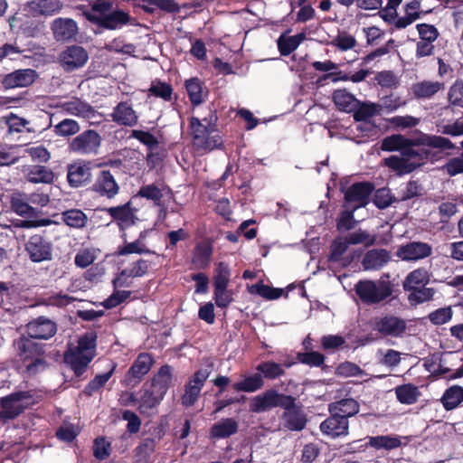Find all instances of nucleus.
Returning a JSON list of instances; mask_svg holds the SVG:
<instances>
[{
	"instance_id": "obj_1",
	"label": "nucleus",
	"mask_w": 463,
	"mask_h": 463,
	"mask_svg": "<svg viewBox=\"0 0 463 463\" xmlns=\"http://www.w3.org/2000/svg\"><path fill=\"white\" fill-rule=\"evenodd\" d=\"M216 120L217 116L213 111L208 118H203L202 120L197 118H191L193 146L201 154L208 153L222 146V137L215 129Z\"/></svg>"
},
{
	"instance_id": "obj_2",
	"label": "nucleus",
	"mask_w": 463,
	"mask_h": 463,
	"mask_svg": "<svg viewBox=\"0 0 463 463\" xmlns=\"http://www.w3.org/2000/svg\"><path fill=\"white\" fill-rule=\"evenodd\" d=\"M84 16L91 23L108 30H118L131 23V16L121 9H114L108 0H96L91 9L84 11Z\"/></svg>"
},
{
	"instance_id": "obj_3",
	"label": "nucleus",
	"mask_w": 463,
	"mask_h": 463,
	"mask_svg": "<svg viewBox=\"0 0 463 463\" xmlns=\"http://www.w3.org/2000/svg\"><path fill=\"white\" fill-rule=\"evenodd\" d=\"M96 354V336L86 334L80 337L77 345L70 346L64 354V362L77 376L81 375Z\"/></svg>"
},
{
	"instance_id": "obj_4",
	"label": "nucleus",
	"mask_w": 463,
	"mask_h": 463,
	"mask_svg": "<svg viewBox=\"0 0 463 463\" xmlns=\"http://www.w3.org/2000/svg\"><path fill=\"white\" fill-rule=\"evenodd\" d=\"M14 345L19 359L29 373L35 374L47 367L43 346L33 339L29 336H21L14 341Z\"/></svg>"
},
{
	"instance_id": "obj_5",
	"label": "nucleus",
	"mask_w": 463,
	"mask_h": 463,
	"mask_svg": "<svg viewBox=\"0 0 463 463\" xmlns=\"http://www.w3.org/2000/svg\"><path fill=\"white\" fill-rule=\"evenodd\" d=\"M359 298L367 305L384 301L392 294V287L385 280H360L354 286Z\"/></svg>"
},
{
	"instance_id": "obj_6",
	"label": "nucleus",
	"mask_w": 463,
	"mask_h": 463,
	"mask_svg": "<svg viewBox=\"0 0 463 463\" xmlns=\"http://www.w3.org/2000/svg\"><path fill=\"white\" fill-rule=\"evenodd\" d=\"M290 405H293L291 396L279 393L275 390H268L250 400V411L260 413L275 407L288 408Z\"/></svg>"
},
{
	"instance_id": "obj_7",
	"label": "nucleus",
	"mask_w": 463,
	"mask_h": 463,
	"mask_svg": "<svg viewBox=\"0 0 463 463\" xmlns=\"http://www.w3.org/2000/svg\"><path fill=\"white\" fill-rule=\"evenodd\" d=\"M31 392H15L0 400L3 419L13 420L33 404Z\"/></svg>"
},
{
	"instance_id": "obj_8",
	"label": "nucleus",
	"mask_w": 463,
	"mask_h": 463,
	"mask_svg": "<svg viewBox=\"0 0 463 463\" xmlns=\"http://www.w3.org/2000/svg\"><path fill=\"white\" fill-rule=\"evenodd\" d=\"M100 145V135L95 130L89 129L75 137L69 143V149L77 155H96Z\"/></svg>"
},
{
	"instance_id": "obj_9",
	"label": "nucleus",
	"mask_w": 463,
	"mask_h": 463,
	"mask_svg": "<svg viewBox=\"0 0 463 463\" xmlns=\"http://www.w3.org/2000/svg\"><path fill=\"white\" fill-rule=\"evenodd\" d=\"M422 159L420 152L415 149L403 151L402 156H392L384 159V165L398 175H405L412 172L420 165Z\"/></svg>"
},
{
	"instance_id": "obj_10",
	"label": "nucleus",
	"mask_w": 463,
	"mask_h": 463,
	"mask_svg": "<svg viewBox=\"0 0 463 463\" xmlns=\"http://www.w3.org/2000/svg\"><path fill=\"white\" fill-rule=\"evenodd\" d=\"M45 52L44 47L33 42H29L24 49L20 48L16 43H5L0 46V62L5 59L16 61L20 56L24 59L43 57Z\"/></svg>"
},
{
	"instance_id": "obj_11",
	"label": "nucleus",
	"mask_w": 463,
	"mask_h": 463,
	"mask_svg": "<svg viewBox=\"0 0 463 463\" xmlns=\"http://www.w3.org/2000/svg\"><path fill=\"white\" fill-rule=\"evenodd\" d=\"M88 60V52L80 45L66 47L58 57V61L65 71H73L84 67Z\"/></svg>"
},
{
	"instance_id": "obj_12",
	"label": "nucleus",
	"mask_w": 463,
	"mask_h": 463,
	"mask_svg": "<svg viewBox=\"0 0 463 463\" xmlns=\"http://www.w3.org/2000/svg\"><path fill=\"white\" fill-rule=\"evenodd\" d=\"M211 370L203 368L196 371L184 385V392L181 397L182 404L185 407L194 405L201 393L204 383L208 379Z\"/></svg>"
},
{
	"instance_id": "obj_13",
	"label": "nucleus",
	"mask_w": 463,
	"mask_h": 463,
	"mask_svg": "<svg viewBox=\"0 0 463 463\" xmlns=\"http://www.w3.org/2000/svg\"><path fill=\"white\" fill-rule=\"evenodd\" d=\"M373 329L384 336L400 337L405 333L407 323L396 316H384L374 318Z\"/></svg>"
},
{
	"instance_id": "obj_14",
	"label": "nucleus",
	"mask_w": 463,
	"mask_h": 463,
	"mask_svg": "<svg viewBox=\"0 0 463 463\" xmlns=\"http://www.w3.org/2000/svg\"><path fill=\"white\" fill-rule=\"evenodd\" d=\"M432 247L423 241H411L398 247L396 257L403 261L416 262L430 257Z\"/></svg>"
},
{
	"instance_id": "obj_15",
	"label": "nucleus",
	"mask_w": 463,
	"mask_h": 463,
	"mask_svg": "<svg viewBox=\"0 0 463 463\" xmlns=\"http://www.w3.org/2000/svg\"><path fill=\"white\" fill-rule=\"evenodd\" d=\"M25 250L33 262L52 260V246L50 241L41 235L32 236L25 244Z\"/></svg>"
},
{
	"instance_id": "obj_16",
	"label": "nucleus",
	"mask_w": 463,
	"mask_h": 463,
	"mask_svg": "<svg viewBox=\"0 0 463 463\" xmlns=\"http://www.w3.org/2000/svg\"><path fill=\"white\" fill-rule=\"evenodd\" d=\"M373 190L370 183H356L350 186L345 192V201L348 208L356 210L365 206Z\"/></svg>"
},
{
	"instance_id": "obj_17",
	"label": "nucleus",
	"mask_w": 463,
	"mask_h": 463,
	"mask_svg": "<svg viewBox=\"0 0 463 463\" xmlns=\"http://www.w3.org/2000/svg\"><path fill=\"white\" fill-rule=\"evenodd\" d=\"M26 331L32 339H49L56 334L57 326L52 319L39 317L26 325Z\"/></svg>"
},
{
	"instance_id": "obj_18",
	"label": "nucleus",
	"mask_w": 463,
	"mask_h": 463,
	"mask_svg": "<svg viewBox=\"0 0 463 463\" xmlns=\"http://www.w3.org/2000/svg\"><path fill=\"white\" fill-rule=\"evenodd\" d=\"M330 414L328 418L321 422L319 427L321 432L331 439L347 436L349 433L348 420L335 413Z\"/></svg>"
},
{
	"instance_id": "obj_19",
	"label": "nucleus",
	"mask_w": 463,
	"mask_h": 463,
	"mask_svg": "<svg viewBox=\"0 0 463 463\" xmlns=\"http://www.w3.org/2000/svg\"><path fill=\"white\" fill-rule=\"evenodd\" d=\"M57 107L61 109L62 111L69 115L86 118L89 120L96 118L98 114L92 106L76 97L59 103Z\"/></svg>"
},
{
	"instance_id": "obj_20",
	"label": "nucleus",
	"mask_w": 463,
	"mask_h": 463,
	"mask_svg": "<svg viewBox=\"0 0 463 463\" xmlns=\"http://www.w3.org/2000/svg\"><path fill=\"white\" fill-rule=\"evenodd\" d=\"M53 37L58 42H68L75 38L79 33L77 23L71 18L59 17L51 24Z\"/></svg>"
},
{
	"instance_id": "obj_21",
	"label": "nucleus",
	"mask_w": 463,
	"mask_h": 463,
	"mask_svg": "<svg viewBox=\"0 0 463 463\" xmlns=\"http://www.w3.org/2000/svg\"><path fill=\"white\" fill-rule=\"evenodd\" d=\"M36 78L34 70L20 69L5 75L2 83L5 89L24 88L33 83Z\"/></svg>"
},
{
	"instance_id": "obj_22",
	"label": "nucleus",
	"mask_w": 463,
	"mask_h": 463,
	"mask_svg": "<svg viewBox=\"0 0 463 463\" xmlns=\"http://www.w3.org/2000/svg\"><path fill=\"white\" fill-rule=\"evenodd\" d=\"M112 120L120 126L133 127L138 121V115L128 101L119 102L110 114Z\"/></svg>"
},
{
	"instance_id": "obj_23",
	"label": "nucleus",
	"mask_w": 463,
	"mask_h": 463,
	"mask_svg": "<svg viewBox=\"0 0 463 463\" xmlns=\"http://www.w3.org/2000/svg\"><path fill=\"white\" fill-rule=\"evenodd\" d=\"M93 189L99 195L111 199L118 194L119 186L113 175L108 170H103L99 174Z\"/></svg>"
},
{
	"instance_id": "obj_24",
	"label": "nucleus",
	"mask_w": 463,
	"mask_h": 463,
	"mask_svg": "<svg viewBox=\"0 0 463 463\" xmlns=\"http://www.w3.org/2000/svg\"><path fill=\"white\" fill-rule=\"evenodd\" d=\"M404 15L398 17L394 21V27L396 29H405L409 25L412 24L415 21L420 19L423 14L429 13V11H422L420 0H411L404 5Z\"/></svg>"
},
{
	"instance_id": "obj_25",
	"label": "nucleus",
	"mask_w": 463,
	"mask_h": 463,
	"mask_svg": "<svg viewBox=\"0 0 463 463\" xmlns=\"http://www.w3.org/2000/svg\"><path fill=\"white\" fill-rule=\"evenodd\" d=\"M148 269V261L140 259L133 263L131 267L123 269L113 280V285L115 288L129 286V283L127 281L128 278L143 277L146 274Z\"/></svg>"
},
{
	"instance_id": "obj_26",
	"label": "nucleus",
	"mask_w": 463,
	"mask_h": 463,
	"mask_svg": "<svg viewBox=\"0 0 463 463\" xmlns=\"http://www.w3.org/2000/svg\"><path fill=\"white\" fill-rule=\"evenodd\" d=\"M23 173L26 180L33 184H51L54 179L52 171L43 165H25Z\"/></svg>"
},
{
	"instance_id": "obj_27",
	"label": "nucleus",
	"mask_w": 463,
	"mask_h": 463,
	"mask_svg": "<svg viewBox=\"0 0 463 463\" xmlns=\"http://www.w3.org/2000/svg\"><path fill=\"white\" fill-rule=\"evenodd\" d=\"M444 89V84L434 80H421L411 85L412 95L419 99H430Z\"/></svg>"
},
{
	"instance_id": "obj_28",
	"label": "nucleus",
	"mask_w": 463,
	"mask_h": 463,
	"mask_svg": "<svg viewBox=\"0 0 463 463\" xmlns=\"http://www.w3.org/2000/svg\"><path fill=\"white\" fill-rule=\"evenodd\" d=\"M285 412L283 414L284 426L289 430H302L307 423L306 415L304 412L295 407V405H290L288 408H284Z\"/></svg>"
},
{
	"instance_id": "obj_29",
	"label": "nucleus",
	"mask_w": 463,
	"mask_h": 463,
	"mask_svg": "<svg viewBox=\"0 0 463 463\" xmlns=\"http://www.w3.org/2000/svg\"><path fill=\"white\" fill-rule=\"evenodd\" d=\"M184 86L194 106H198L205 100L208 90L200 79L196 77L188 79L185 80Z\"/></svg>"
},
{
	"instance_id": "obj_30",
	"label": "nucleus",
	"mask_w": 463,
	"mask_h": 463,
	"mask_svg": "<svg viewBox=\"0 0 463 463\" xmlns=\"http://www.w3.org/2000/svg\"><path fill=\"white\" fill-rule=\"evenodd\" d=\"M238 429L239 424L235 419H222L212 426L210 436L213 439H226L237 433Z\"/></svg>"
},
{
	"instance_id": "obj_31",
	"label": "nucleus",
	"mask_w": 463,
	"mask_h": 463,
	"mask_svg": "<svg viewBox=\"0 0 463 463\" xmlns=\"http://www.w3.org/2000/svg\"><path fill=\"white\" fill-rule=\"evenodd\" d=\"M90 167L88 164L78 162L69 165L67 178L72 186L82 185L90 180Z\"/></svg>"
},
{
	"instance_id": "obj_32",
	"label": "nucleus",
	"mask_w": 463,
	"mask_h": 463,
	"mask_svg": "<svg viewBox=\"0 0 463 463\" xmlns=\"http://www.w3.org/2000/svg\"><path fill=\"white\" fill-rule=\"evenodd\" d=\"M430 279V271L423 267L413 269L405 277L402 287L405 291L426 286Z\"/></svg>"
},
{
	"instance_id": "obj_33",
	"label": "nucleus",
	"mask_w": 463,
	"mask_h": 463,
	"mask_svg": "<svg viewBox=\"0 0 463 463\" xmlns=\"http://www.w3.org/2000/svg\"><path fill=\"white\" fill-rule=\"evenodd\" d=\"M333 100L336 108L344 112H353L358 107V100L345 89L335 90L333 93Z\"/></svg>"
},
{
	"instance_id": "obj_34",
	"label": "nucleus",
	"mask_w": 463,
	"mask_h": 463,
	"mask_svg": "<svg viewBox=\"0 0 463 463\" xmlns=\"http://www.w3.org/2000/svg\"><path fill=\"white\" fill-rule=\"evenodd\" d=\"M328 410L330 413H335L336 415L345 417L346 420H348L349 417L358 413L359 404L354 399H343L341 401L330 403Z\"/></svg>"
},
{
	"instance_id": "obj_35",
	"label": "nucleus",
	"mask_w": 463,
	"mask_h": 463,
	"mask_svg": "<svg viewBox=\"0 0 463 463\" xmlns=\"http://www.w3.org/2000/svg\"><path fill=\"white\" fill-rule=\"evenodd\" d=\"M27 6L34 14L53 15L61 10L62 4L59 0H33L28 2Z\"/></svg>"
},
{
	"instance_id": "obj_36",
	"label": "nucleus",
	"mask_w": 463,
	"mask_h": 463,
	"mask_svg": "<svg viewBox=\"0 0 463 463\" xmlns=\"http://www.w3.org/2000/svg\"><path fill=\"white\" fill-rule=\"evenodd\" d=\"M415 143L439 150H452L455 148V145L449 138L436 135L423 134L416 139Z\"/></svg>"
},
{
	"instance_id": "obj_37",
	"label": "nucleus",
	"mask_w": 463,
	"mask_h": 463,
	"mask_svg": "<svg viewBox=\"0 0 463 463\" xmlns=\"http://www.w3.org/2000/svg\"><path fill=\"white\" fill-rule=\"evenodd\" d=\"M390 260L389 253L385 250H372L368 251L364 260L363 267L364 269H379L383 267Z\"/></svg>"
},
{
	"instance_id": "obj_38",
	"label": "nucleus",
	"mask_w": 463,
	"mask_h": 463,
	"mask_svg": "<svg viewBox=\"0 0 463 463\" xmlns=\"http://www.w3.org/2000/svg\"><path fill=\"white\" fill-rule=\"evenodd\" d=\"M350 244L347 236L335 239L331 245L330 260L335 262H341L342 265H346L351 262L353 258L345 257Z\"/></svg>"
},
{
	"instance_id": "obj_39",
	"label": "nucleus",
	"mask_w": 463,
	"mask_h": 463,
	"mask_svg": "<svg viewBox=\"0 0 463 463\" xmlns=\"http://www.w3.org/2000/svg\"><path fill=\"white\" fill-rule=\"evenodd\" d=\"M153 364V358L149 354H140L128 370V376L140 379L146 374Z\"/></svg>"
},
{
	"instance_id": "obj_40",
	"label": "nucleus",
	"mask_w": 463,
	"mask_h": 463,
	"mask_svg": "<svg viewBox=\"0 0 463 463\" xmlns=\"http://www.w3.org/2000/svg\"><path fill=\"white\" fill-rule=\"evenodd\" d=\"M172 383V369L169 365H164L160 368L158 373L154 376L152 382V388L165 396L170 384Z\"/></svg>"
},
{
	"instance_id": "obj_41",
	"label": "nucleus",
	"mask_w": 463,
	"mask_h": 463,
	"mask_svg": "<svg viewBox=\"0 0 463 463\" xmlns=\"http://www.w3.org/2000/svg\"><path fill=\"white\" fill-rule=\"evenodd\" d=\"M11 206L18 215L32 217L35 215V210L30 205L29 198L24 194H14L11 198Z\"/></svg>"
},
{
	"instance_id": "obj_42",
	"label": "nucleus",
	"mask_w": 463,
	"mask_h": 463,
	"mask_svg": "<svg viewBox=\"0 0 463 463\" xmlns=\"http://www.w3.org/2000/svg\"><path fill=\"white\" fill-rule=\"evenodd\" d=\"M463 402V387L453 385L447 389L441 397V402L447 411L457 408Z\"/></svg>"
},
{
	"instance_id": "obj_43",
	"label": "nucleus",
	"mask_w": 463,
	"mask_h": 463,
	"mask_svg": "<svg viewBox=\"0 0 463 463\" xmlns=\"http://www.w3.org/2000/svg\"><path fill=\"white\" fill-rule=\"evenodd\" d=\"M105 211L116 221L125 224L134 223V213L131 208L130 202L115 206L106 208Z\"/></svg>"
},
{
	"instance_id": "obj_44",
	"label": "nucleus",
	"mask_w": 463,
	"mask_h": 463,
	"mask_svg": "<svg viewBox=\"0 0 463 463\" xmlns=\"http://www.w3.org/2000/svg\"><path fill=\"white\" fill-rule=\"evenodd\" d=\"M411 141L402 135H392L382 141L381 148L383 151H396L412 149Z\"/></svg>"
},
{
	"instance_id": "obj_45",
	"label": "nucleus",
	"mask_w": 463,
	"mask_h": 463,
	"mask_svg": "<svg viewBox=\"0 0 463 463\" xmlns=\"http://www.w3.org/2000/svg\"><path fill=\"white\" fill-rule=\"evenodd\" d=\"M398 401L403 404H413L417 402L420 392L417 386L407 383L395 388Z\"/></svg>"
},
{
	"instance_id": "obj_46",
	"label": "nucleus",
	"mask_w": 463,
	"mask_h": 463,
	"mask_svg": "<svg viewBox=\"0 0 463 463\" xmlns=\"http://www.w3.org/2000/svg\"><path fill=\"white\" fill-rule=\"evenodd\" d=\"M61 218L68 226L75 229L84 228L89 220L87 215L79 209H71L63 212Z\"/></svg>"
},
{
	"instance_id": "obj_47",
	"label": "nucleus",
	"mask_w": 463,
	"mask_h": 463,
	"mask_svg": "<svg viewBox=\"0 0 463 463\" xmlns=\"http://www.w3.org/2000/svg\"><path fill=\"white\" fill-rule=\"evenodd\" d=\"M264 382L262 376L259 373H255L234 383L233 388L237 392H253L260 390Z\"/></svg>"
},
{
	"instance_id": "obj_48",
	"label": "nucleus",
	"mask_w": 463,
	"mask_h": 463,
	"mask_svg": "<svg viewBox=\"0 0 463 463\" xmlns=\"http://www.w3.org/2000/svg\"><path fill=\"white\" fill-rule=\"evenodd\" d=\"M99 252L98 249L92 247L80 249L74 257V263L78 268L85 269L96 260Z\"/></svg>"
},
{
	"instance_id": "obj_49",
	"label": "nucleus",
	"mask_w": 463,
	"mask_h": 463,
	"mask_svg": "<svg viewBox=\"0 0 463 463\" xmlns=\"http://www.w3.org/2000/svg\"><path fill=\"white\" fill-rule=\"evenodd\" d=\"M368 443L371 447L377 449H392L399 448L402 445V441L399 437L388 435L371 437Z\"/></svg>"
},
{
	"instance_id": "obj_50",
	"label": "nucleus",
	"mask_w": 463,
	"mask_h": 463,
	"mask_svg": "<svg viewBox=\"0 0 463 463\" xmlns=\"http://www.w3.org/2000/svg\"><path fill=\"white\" fill-rule=\"evenodd\" d=\"M80 130V124L71 118H65L53 126V132L58 137H68Z\"/></svg>"
},
{
	"instance_id": "obj_51",
	"label": "nucleus",
	"mask_w": 463,
	"mask_h": 463,
	"mask_svg": "<svg viewBox=\"0 0 463 463\" xmlns=\"http://www.w3.org/2000/svg\"><path fill=\"white\" fill-rule=\"evenodd\" d=\"M164 398L159 395L155 389L144 390L139 401V410L141 412H146L148 410L155 408Z\"/></svg>"
},
{
	"instance_id": "obj_52",
	"label": "nucleus",
	"mask_w": 463,
	"mask_h": 463,
	"mask_svg": "<svg viewBox=\"0 0 463 463\" xmlns=\"http://www.w3.org/2000/svg\"><path fill=\"white\" fill-rule=\"evenodd\" d=\"M354 112L355 120L365 121L374 115L379 114L381 112V106L376 103H360L358 101V107Z\"/></svg>"
},
{
	"instance_id": "obj_53",
	"label": "nucleus",
	"mask_w": 463,
	"mask_h": 463,
	"mask_svg": "<svg viewBox=\"0 0 463 463\" xmlns=\"http://www.w3.org/2000/svg\"><path fill=\"white\" fill-rule=\"evenodd\" d=\"M437 132L442 135L451 137H458L463 135V121L456 120L453 123H447L444 119L437 120L436 123Z\"/></svg>"
},
{
	"instance_id": "obj_54",
	"label": "nucleus",
	"mask_w": 463,
	"mask_h": 463,
	"mask_svg": "<svg viewBox=\"0 0 463 463\" xmlns=\"http://www.w3.org/2000/svg\"><path fill=\"white\" fill-rule=\"evenodd\" d=\"M349 242L353 245L361 244L364 247H370L376 241L375 234H372L366 231L359 229L347 235Z\"/></svg>"
},
{
	"instance_id": "obj_55",
	"label": "nucleus",
	"mask_w": 463,
	"mask_h": 463,
	"mask_svg": "<svg viewBox=\"0 0 463 463\" xmlns=\"http://www.w3.org/2000/svg\"><path fill=\"white\" fill-rule=\"evenodd\" d=\"M303 37L300 34L293 36H280L278 40V47L282 55H288L300 44Z\"/></svg>"
},
{
	"instance_id": "obj_56",
	"label": "nucleus",
	"mask_w": 463,
	"mask_h": 463,
	"mask_svg": "<svg viewBox=\"0 0 463 463\" xmlns=\"http://www.w3.org/2000/svg\"><path fill=\"white\" fill-rule=\"evenodd\" d=\"M407 291L410 292L408 299L412 305H418L432 299L435 293L433 288H425V286Z\"/></svg>"
},
{
	"instance_id": "obj_57",
	"label": "nucleus",
	"mask_w": 463,
	"mask_h": 463,
	"mask_svg": "<svg viewBox=\"0 0 463 463\" xmlns=\"http://www.w3.org/2000/svg\"><path fill=\"white\" fill-rule=\"evenodd\" d=\"M251 294H258L266 299H277L282 295V289L274 288L264 284H255L250 288Z\"/></svg>"
},
{
	"instance_id": "obj_58",
	"label": "nucleus",
	"mask_w": 463,
	"mask_h": 463,
	"mask_svg": "<svg viewBox=\"0 0 463 463\" xmlns=\"http://www.w3.org/2000/svg\"><path fill=\"white\" fill-rule=\"evenodd\" d=\"M449 103L463 109V80H456L448 92Z\"/></svg>"
},
{
	"instance_id": "obj_59",
	"label": "nucleus",
	"mask_w": 463,
	"mask_h": 463,
	"mask_svg": "<svg viewBox=\"0 0 463 463\" xmlns=\"http://www.w3.org/2000/svg\"><path fill=\"white\" fill-rule=\"evenodd\" d=\"M117 364H112L110 370L102 374L96 375V377L89 383V384L85 388V393L88 395H91L94 392L98 391L99 388L104 386V384L109 381L111 375L114 373Z\"/></svg>"
},
{
	"instance_id": "obj_60",
	"label": "nucleus",
	"mask_w": 463,
	"mask_h": 463,
	"mask_svg": "<svg viewBox=\"0 0 463 463\" xmlns=\"http://www.w3.org/2000/svg\"><path fill=\"white\" fill-rule=\"evenodd\" d=\"M24 152L28 155L33 161L38 163H46L51 158V153L43 146H26Z\"/></svg>"
},
{
	"instance_id": "obj_61",
	"label": "nucleus",
	"mask_w": 463,
	"mask_h": 463,
	"mask_svg": "<svg viewBox=\"0 0 463 463\" xmlns=\"http://www.w3.org/2000/svg\"><path fill=\"white\" fill-rule=\"evenodd\" d=\"M424 366L429 373L436 375H443L449 372V368L442 364L441 357L439 354L427 358Z\"/></svg>"
},
{
	"instance_id": "obj_62",
	"label": "nucleus",
	"mask_w": 463,
	"mask_h": 463,
	"mask_svg": "<svg viewBox=\"0 0 463 463\" xmlns=\"http://www.w3.org/2000/svg\"><path fill=\"white\" fill-rule=\"evenodd\" d=\"M257 370L268 379H275L284 373L281 365L274 362L261 363L257 366Z\"/></svg>"
},
{
	"instance_id": "obj_63",
	"label": "nucleus",
	"mask_w": 463,
	"mask_h": 463,
	"mask_svg": "<svg viewBox=\"0 0 463 463\" xmlns=\"http://www.w3.org/2000/svg\"><path fill=\"white\" fill-rule=\"evenodd\" d=\"M441 170L449 176L463 174V152L458 156L449 159Z\"/></svg>"
},
{
	"instance_id": "obj_64",
	"label": "nucleus",
	"mask_w": 463,
	"mask_h": 463,
	"mask_svg": "<svg viewBox=\"0 0 463 463\" xmlns=\"http://www.w3.org/2000/svg\"><path fill=\"white\" fill-rule=\"evenodd\" d=\"M138 195L159 204L163 197L162 188L155 184L144 185L140 188Z\"/></svg>"
}]
</instances>
